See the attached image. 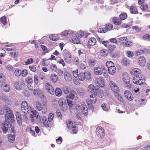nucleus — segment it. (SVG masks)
I'll use <instances>...</instances> for the list:
<instances>
[{
    "label": "nucleus",
    "instance_id": "obj_45",
    "mask_svg": "<svg viewBox=\"0 0 150 150\" xmlns=\"http://www.w3.org/2000/svg\"><path fill=\"white\" fill-rule=\"evenodd\" d=\"M132 28L133 29L135 30L136 32H140L142 30L141 27L138 25L133 26L132 27Z\"/></svg>",
    "mask_w": 150,
    "mask_h": 150
},
{
    "label": "nucleus",
    "instance_id": "obj_27",
    "mask_svg": "<svg viewBox=\"0 0 150 150\" xmlns=\"http://www.w3.org/2000/svg\"><path fill=\"white\" fill-rule=\"evenodd\" d=\"M130 61L126 58H124L121 60L122 64L124 66H127L130 64Z\"/></svg>",
    "mask_w": 150,
    "mask_h": 150
},
{
    "label": "nucleus",
    "instance_id": "obj_39",
    "mask_svg": "<svg viewBox=\"0 0 150 150\" xmlns=\"http://www.w3.org/2000/svg\"><path fill=\"white\" fill-rule=\"evenodd\" d=\"M78 77L79 80L81 81H83L85 79L84 73L82 72L79 73Z\"/></svg>",
    "mask_w": 150,
    "mask_h": 150
},
{
    "label": "nucleus",
    "instance_id": "obj_30",
    "mask_svg": "<svg viewBox=\"0 0 150 150\" xmlns=\"http://www.w3.org/2000/svg\"><path fill=\"white\" fill-rule=\"evenodd\" d=\"M55 95L58 97L62 95V91L61 89L59 88H57L54 91Z\"/></svg>",
    "mask_w": 150,
    "mask_h": 150
},
{
    "label": "nucleus",
    "instance_id": "obj_10",
    "mask_svg": "<svg viewBox=\"0 0 150 150\" xmlns=\"http://www.w3.org/2000/svg\"><path fill=\"white\" fill-rule=\"evenodd\" d=\"M109 85L111 90L114 93H117L119 91V88L115 83L112 81H110Z\"/></svg>",
    "mask_w": 150,
    "mask_h": 150
},
{
    "label": "nucleus",
    "instance_id": "obj_24",
    "mask_svg": "<svg viewBox=\"0 0 150 150\" xmlns=\"http://www.w3.org/2000/svg\"><path fill=\"white\" fill-rule=\"evenodd\" d=\"M15 135L12 134H8V141L11 143H13L15 141Z\"/></svg>",
    "mask_w": 150,
    "mask_h": 150
},
{
    "label": "nucleus",
    "instance_id": "obj_35",
    "mask_svg": "<svg viewBox=\"0 0 150 150\" xmlns=\"http://www.w3.org/2000/svg\"><path fill=\"white\" fill-rule=\"evenodd\" d=\"M66 124L67 127L69 129H70L74 125L73 122L70 120H68L66 121Z\"/></svg>",
    "mask_w": 150,
    "mask_h": 150
},
{
    "label": "nucleus",
    "instance_id": "obj_28",
    "mask_svg": "<svg viewBox=\"0 0 150 150\" xmlns=\"http://www.w3.org/2000/svg\"><path fill=\"white\" fill-rule=\"evenodd\" d=\"M49 38L52 41H55L59 39V36L57 34H52L50 36Z\"/></svg>",
    "mask_w": 150,
    "mask_h": 150
},
{
    "label": "nucleus",
    "instance_id": "obj_2",
    "mask_svg": "<svg viewBox=\"0 0 150 150\" xmlns=\"http://www.w3.org/2000/svg\"><path fill=\"white\" fill-rule=\"evenodd\" d=\"M4 110H6V113L5 116V121L6 123L10 125V123L14 121V115L13 111L8 107V106L5 105L4 106Z\"/></svg>",
    "mask_w": 150,
    "mask_h": 150
},
{
    "label": "nucleus",
    "instance_id": "obj_56",
    "mask_svg": "<svg viewBox=\"0 0 150 150\" xmlns=\"http://www.w3.org/2000/svg\"><path fill=\"white\" fill-rule=\"evenodd\" d=\"M36 107L37 110L40 111L41 110L42 107L40 103L38 102H37L36 103Z\"/></svg>",
    "mask_w": 150,
    "mask_h": 150
},
{
    "label": "nucleus",
    "instance_id": "obj_19",
    "mask_svg": "<svg viewBox=\"0 0 150 150\" xmlns=\"http://www.w3.org/2000/svg\"><path fill=\"white\" fill-rule=\"evenodd\" d=\"M129 8L130 13L132 14H137L138 13L137 9L136 6L132 5L129 7Z\"/></svg>",
    "mask_w": 150,
    "mask_h": 150
},
{
    "label": "nucleus",
    "instance_id": "obj_4",
    "mask_svg": "<svg viewBox=\"0 0 150 150\" xmlns=\"http://www.w3.org/2000/svg\"><path fill=\"white\" fill-rule=\"evenodd\" d=\"M58 104L60 109L62 110L65 111L67 110V105L64 99L62 98H60L58 100Z\"/></svg>",
    "mask_w": 150,
    "mask_h": 150
},
{
    "label": "nucleus",
    "instance_id": "obj_1",
    "mask_svg": "<svg viewBox=\"0 0 150 150\" xmlns=\"http://www.w3.org/2000/svg\"><path fill=\"white\" fill-rule=\"evenodd\" d=\"M131 75L134 76L132 79L133 82L136 84L140 85L142 83L141 81V71L138 68L133 69L131 71Z\"/></svg>",
    "mask_w": 150,
    "mask_h": 150
},
{
    "label": "nucleus",
    "instance_id": "obj_9",
    "mask_svg": "<svg viewBox=\"0 0 150 150\" xmlns=\"http://www.w3.org/2000/svg\"><path fill=\"white\" fill-rule=\"evenodd\" d=\"M90 99L91 103H87L88 107L90 109H91L93 107L92 103H95L96 101V98L93 93L90 96Z\"/></svg>",
    "mask_w": 150,
    "mask_h": 150
},
{
    "label": "nucleus",
    "instance_id": "obj_23",
    "mask_svg": "<svg viewBox=\"0 0 150 150\" xmlns=\"http://www.w3.org/2000/svg\"><path fill=\"white\" fill-rule=\"evenodd\" d=\"M64 77L66 81H70L72 79L71 75L68 72H66V73H64Z\"/></svg>",
    "mask_w": 150,
    "mask_h": 150
},
{
    "label": "nucleus",
    "instance_id": "obj_40",
    "mask_svg": "<svg viewBox=\"0 0 150 150\" xmlns=\"http://www.w3.org/2000/svg\"><path fill=\"white\" fill-rule=\"evenodd\" d=\"M67 101L69 108L70 110L72 109L73 107L74 106V105H73L72 104V101L71 100L68 99H67Z\"/></svg>",
    "mask_w": 150,
    "mask_h": 150
},
{
    "label": "nucleus",
    "instance_id": "obj_25",
    "mask_svg": "<svg viewBox=\"0 0 150 150\" xmlns=\"http://www.w3.org/2000/svg\"><path fill=\"white\" fill-rule=\"evenodd\" d=\"M109 74L111 75H113L116 72V68L115 66L110 67L108 69Z\"/></svg>",
    "mask_w": 150,
    "mask_h": 150
},
{
    "label": "nucleus",
    "instance_id": "obj_26",
    "mask_svg": "<svg viewBox=\"0 0 150 150\" xmlns=\"http://www.w3.org/2000/svg\"><path fill=\"white\" fill-rule=\"evenodd\" d=\"M94 90L96 91V88L94 86L93 84H91L88 86V91L89 93H94Z\"/></svg>",
    "mask_w": 150,
    "mask_h": 150
},
{
    "label": "nucleus",
    "instance_id": "obj_47",
    "mask_svg": "<svg viewBox=\"0 0 150 150\" xmlns=\"http://www.w3.org/2000/svg\"><path fill=\"white\" fill-rule=\"evenodd\" d=\"M142 38L144 40L150 41V35L146 34L142 36Z\"/></svg>",
    "mask_w": 150,
    "mask_h": 150
},
{
    "label": "nucleus",
    "instance_id": "obj_41",
    "mask_svg": "<svg viewBox=\"0 0 150 150\" xmlns=\"http://www.w3.org/2000/svg\"><path fill=\"white\" fill-rule=\"evenodd\" d=\"M127 14L125 13H121L119 15V17L122 20H125L127 18Z\"/></svg>",
    "mask_w": 150,
    "mask_h": 150
},
{
    "label": "nucleus",
    "instance_id": "obj_12",
    "mask_svg": "<svg viewBox=\"0 0 150 150\" xmlns=\"http://www.w3.org/2000/svg\"><path fill=\"white\" fill-rule=\"evenodd\" d=\"M21 110L24 113H27L29 110L28 106L27 103L25 101H23L21 104Z\"/></svg>",
    "mask_w": 150,
    "mask_h": 150
},
{
    "label": "nucleus",
    "instance_id": "obj_64",
    "mask_svg": "<svg viewBox=\"0 0 150 150\" xmlns=\"http://www.w3.org/2000/svg\"><path fill=\"white\" fill-rule=\"evenodd\" d=\"M10 54L12 57L16 58L18 57V52H10Z\"/></svg>",
    "mask_w": 150,
    "mask_h": 150
},
{
    "label": "nucleus",
    "instance_id": "obj_21",
    "mask_svg": "<svg viewBox=\"0 0 150 150\" xmlns=\"http://www.w3.org/2000/svg\"><path fill=\"white\" fill-rule=\"evenodd\" d=\"M93 93L95 94V96H98L100 98L103 97V93L101 89H96Z\"/></svg>",
    "mask_w": 150,
    "mask_h": 150
},
{
    "label": "nucleus",
    "instance_id": "obj_13",
    "mask_svg": "<svg viewBox=\"0 0 150 150\" xmlns=\"http://www.w3.org/2000/svg\"><path fill=\"white\" fill-rule=\"evenodd\" d=\"M77 94L73 90L71 89L70 90L69 94L67 96V98H69L71 100L76 99L77 98Z\"/></svg>",
    "mask_w": 150,
    "mask_h": 150
},
{
    "label": "nucleus",
    "instance_id": "obj_53",
    "mask_svg": "<svg viewBox=\"0 0 150 150\" xmlns=\"http://www.w3.org/2000/svg\"><path fill=\"white\" fill-rule=\"evenodd\" d=\"M126 55L128 57L131 58L133 56L134 53L133 52L129 50L126 52Z\"/></svg>",
    "mask_w": 150,
    "mask_h": 150
},
{
    "label": "nucleus",
    "instance_id": "obj_32",
    "mask_svg": "<svg viewBox=\"0 0 150 150\" xmlns=\"http://www.w3.org/2000/svg\"><path fill=\"white\" fill-rule=\"evenodd\" d=\"M116 48V46L115 45H113L112 44H111L110 43L109 45H108L107 47V49L110 52H113Z\"/></svg>",
    "mask_w": 150,
    "mask_h": 150
},
{
    "label": "nucleus",
    "instance_id": "obj_36",
    "mask_svg": "<svg viewBox=\"0 0 150 150\" xmlns=\"http://www.w3.org/2000/svg\"><path fill=\"white\" fill-rule=\"evenodd\" d=\"M62 89L63 93L67 95L69 93V87L68 86H63Z\"/></svg>",
    "mask_w": 150,
    "mask_h": 150
},
{
    "label": "nucleus",
    "instance_id": "obj_5",
    "mask_svg": "<svg viewBox=\"0 0 150 150\" xmlns=\"http://www.w3.org/2000/svg\"><path fill=\"white\" fill-rule=\"evenodd\" d=\"M25 85L24 81L23 79H19L16 81L14 83L15 88L18 90H21L23 86Z\"/></svg>",
    "mask_w": 150,
    "mask_h": 150
},
{
    "label": "nucleus",
    "instance_id": "obj_11",
    "mask_svg": "<svg viewBox=\"0 0 150 150\" xmlns=\"http://www.w3.org/2000/svg\"><path fill=\"white\" fill-rule=\"evenodd\" d=\"M124 95L126 98L129 101H132L134 99V97L131 92L126 90L124 92Z\"/></svg>",
    "mask_w": 150,
    "mask_h": 150
},
{
    "label": "nucleus",
    "instance_id": "obj_63",
    "mask_svg": "<svg viewBox=\"0 0 150 150\" xmlns=\"http://www.w3.org/2000/svg\"><path fill=\"white\" fill-rule=\"evenodd\" d=\"M143 54L147 55L150 53V50L148 49L145 48L142 49Z\"/></svg>",
    "mask_w": 150,
    "mask_h": 150
},
{
    "label": "nucleus",
    "instance_id": "obj_33",
    "mask_svg": "<svg viewBox=\"0 0 150 150\" xmlns=\"http://www.w3.org/2000/svg\"><path fill=\"white\" fill-rule=\"evenodd\" d=\"M118 39L119 40V42L121 44H125V42H126L128 40V38L126 37H124L118 38Z\"/></svg>",
    "mask_w": 150,
    "mask_h": 150
},
{
    "label": "nucleus",
    "instance_id": "obj_31",
    "mask_svg": "<svg viewBox=\"0 0 150 150\" xmlns=\"http://www.w3.org/2000/svg\"><path fill=\"white\" fill-rule=\"evenodd\" d=\"M77 36H74L72 38V42L74 44H77L80 42V40Z\"/></svg>",
    "mask_w": 150,
    "mask_h": 150
},
{
    "label": "nucleus",
    "instance_id": "obj_44",
    "mask_svg": "<svg viewBox=\"0 0 150 150\" xmlns=\"http://www.w3.org/2000/svg\"><path fill=\"white\" fill-rule=\"evenodd\" d=\"M84 74L85 75V79H89L91 78V75L90 72L89 71H87L84 73Z\"/></svg>",
    "mask_w": 150,
    "mask_h": 150
},
{
    "label": "nucleus",
    "instance_id": "obj_62",
    "mask_svg": "<svg viewBox=\"0 0 150 150\" xmlns=\"http://www.w3.org/2000/svg\"><path fill=\"white\" fill-rule=\"evenodd\" d=\"M73 132L74 133H77L78 131V127H77L76 125H74L71 128Z\"/></svg>",
    "mask_w": 150,
    "mask_h": 150
},
{
    "label": "nucleus",
    "instance_id": "obj_18",
    "mask_svg": "<svg viewBox=\"0 0 150 150\" xmlns=\"http://www.w3.org/2000/svg\"><path fill=\"white\" fill-rule=\"evenodd\" d=\"M96 43V40L94 38H90L88 41V46H93L95 45Z\"/></svg>",
    "mask_w": 150,
    "mask_h": 150
},
{
    "label": "nucleus",
    "instance_id": "obj_58",
    "mask_svg": "<svg viewBox=\"0 0 150 150\" xmlns=\"http://www.w3.org/2000/svg\"><path fill=\"white\" fill-rule=\"evenodd\" d=\"M33 62V59L32 58H29L27 59L26 61L25 62V64L27 65L31 64Z\"/></svg>",
    "mask_w": 150,
    "mask_h": 150
},
{
    "label": "nucleus",
    "instance_id": "obj_22",
    "mask_svg": "<svg viewBox=\"0 0 150 150\" xmlns=\"http://www.w3.org/2000/svg\"><path fill=\"white\" fill-rule=\"evenodd\" d=\"M112 21L113 23L116 25H119L121 24V21L118 18L114 17L112 19Z\"/></svg>",
    "mask_w": 150,
    "mask_h": 150
},
{
    "label": "nucleus",
    "instance_id": "obj_52",
    "mask_svg": "<svg viewBox=\"0 0 150 150\" xmlns=\"http://www.w3.org/2000/svg\"><path fill=\"white\" fill-rule=\"evenodd\" d=\"M98 32L101 33H105L107 32L108 31L105 27L99 28L98 29Z\"/></svg>",
    "mask_w": 150,
    "mask_h": 150
},
{
    "label": "nucleus",
    "instance_id": "obj_48",
    "mask_svg": "<svg viewBox=\"0 0 150 150\" xmlns=\"http://www.w3.org/2000/svg\"><path fill=\"white\" fill-rule=\"evenodd\" d=\"M1 23L4 25L6 24V18L5 16H3L0 18Z\"/></svg>",
    "mask_w": 150,
    "mask_h": 150
},
{
    "label": "nucleus",
    "instance_id": "obj_34",
    "mask_svg": "<svg viewBox=\"0 0 150 150\" xmlns=\"http://www.w3.org/2000/svg\"><path fill=\"white\" fill-rule=\"evenodd\" d=\"M50 79L53 82L55 83L57 81L58 77L57 75L52 74L50 76Z\"/></svg>",
    "mask_w": 150,
    "mask_h": 150
},
{
    "label": "nucleus",
    "instance_id": "obj_46",
    "mask_svg": "<svg viewBox=\"0 0 150 150\" xmlns=\"http://www.w3.org/2000/svg\"><path fill=\"white\" fill-rule=\"evenodd\" d=\"M21 71L19 69H16L14 72V74L15 76H19L21 75Z\"/></svg>",
    "mask_w": 150,
    "mask_h": 150
},
{
    "label": "nucleus",
    "instance_id": "obj_15",
    "mask_svg": "<svg viewBox=\"0 0 150 150\" xmlns=\"http://www.w3.org/2000/svg\"><path fill=\"white\" fill-rule=\"evenodd\" d=\"M122 80L126 84H129L130 82L129 77L127 73H124L122 75Z\"/></svg>",
    "mask_w": 150,
    "mask_h": 150
},
{
    "label": "nucleus",
    "instance_id": "obj_42",
    "mask_svg": "<svg viewBox=\"0 0 150 150\" xmlns=\"http://www.w3.org/2000/svg\"><path fill=\"white\" fill-rule=\"evenodd\" d=\"M47 105L45 104H43L42 105V108L41 109L42 112L43 114H45L47 111Z\"/></svg>",
    "mask_w": 150,
    "mask_h": 150
},
{
    "label": "nucleus",
    "instance_id": "obj_50",
    "mask_svg": "<svg viewBox=\"0 0 150 150\" xmlns=\"http://www.w3.org/2000/svg\"><path fill=\"white\" fill-rule=\"evenodd\" d=\"M84 34V32L83 31H79L78 32L76 35L78 38H81L83 36Z\"/></svg>",
    "mask_w": 150,
    "mask_h": 150
},
{
    "label": "nucleus",
    "instance_id": "obj_51",
    "mask_svg": "<svg viewBox=\"0 0 150 150\" xmlns=\"http://www.w3.org/2000/svg\"><path fill=\"white\" fill-rule=\"evenodd\" d=\"M54 117V114L52 113H50L48 117V121L49 122H51Z\"/></svg>",
    "mask_w": 150,
    "mask_h": 150
},
{
    "label": "nucleus",
    "instance_id": "obj_43",
    "mask_svg": "<svg viewBox=\"0 0 150 150\" xmlns=\"http://www.w3.org/2000/svg\"><path fill=\"white\" fill-rule=\"evenodd\" d=\"M25 81L27 83V84H32L33 83V80L32 78L30 77H28L25 79Z\"/></svg>",
    "mask_w": 150,
    "mask_h": 150
},
{
    "label": "nucleus",
    "instance_id": "obj_59",
    "mask_svg": "<svg viewBox=\"0 0 150 150\" xmlns=\"http://www.w3.org/2000/svg\"><path fill=\"white\" fill-rule=\"evenodd\" d=\"M133 45V43L132 42L130 41H127L125 42L124 45L127 47H130L132 46Z\"/></svg>",
    "mask_w": 150,
    "mask_h": 150
},
{
    "label": "nucleus",
    "instance_id": "obj_14",
    "mask_svg": "<svg viewBox=\"0 0 150 150\" xmlns=\"http://www.w3.org/2000/svg\"><path fill=\"white\" fill-rule=\"evenodd\" d=\"M103 70H104L103 68H101L98 66L94 68V73L95 75L100 76L102 75Z\"/></svg>",
    "mask_w": 150,
    "mask_h": 150
},
{
    "label": "nucleus",
    "instance_id": "obj_8",
    "mask_svg": "<svg viewBox=\"0 0 150 150\" xmlns=\"http://www.w3.org/2000/svg\"><path fill=\"white\" fill-rule=\"evenodd\" d=\"M44 86L47 91L50 94L54 95V90L52 86L49 82L45 83Z\"/></svg>",
    "mask_w": 150,
    "mask_h": 150
},
{
    "label": "nucleus",
    "instance_id": "obj_38",
    "mask_svg": "<svg viewBox=\"0 0 150 150\" xmlns=\"http://www.w3.org/2000/svg\"><path fill=\"white\" fill-rule=\"evenodd\" d=\"M106 65L108 69L110 67L115 66L114 63L111 61H108L106 63Z\"/></svg>",
    "mask_w": 150,
    "mask_h": 150
},
{
    "label": "nucleus",
    "instance_id": "obj_20",
    "mask_svg": "<svg viewBox=\"0 0 150 150\" xmlns=\"http://www.w3.org/2000/svg\"><path fill=\"white\" fill-rule=\"evenodd\" d=\"M6 77L2 73L0 72V85L6 83Z\"/></svg>",
    "mask_w": 150,
    "mask_h": 150
},
{
    "label": "nucleus",
    "instance_id": "obj_29",
    "mask_svg": "<svg viewBox=\"0 0 150 150\" xmlns=\"http://www.w3.org/2000/svg\"><path fill=\"white\" fill-rule=\"evenodd\" d=\"M49 58L47 59H42V65L43 66H47L50 64V62L49 61Z\"/></svg>",
    "mask_w": 150,
    "mask_h": 150
},
{
    "label": "nucleus",
    "instance_id": "obj_7",
    "mask_svg": "<svg viewBox=\"0 0 150 150\" xmlns=\"http://www.w3.org/2000/svg\"><path fill=\"white\" fill-rule=\"evenodd\" d=\"M95 83L101 87H103L105 86L104 80L103 77H98L96 78L95 80Z\"/></svg>",
    "mask_w": 150,
    "mask_h": 150
},
{
    "label": "nucleus",
    "instance_id": "obj_16",
    "mask_svg": "<svg viewBox=\"0 0 150 150\" xmlns=\"http://www.w3.org/2000/svg\"><path fill=\"white\" fill-rule=\"evenodd\" d=\"M138 63L141 66H144L146 63V60L145 57L142 56H140L138 59Z\"/></svg>",
    "mask_w": 150,
    "mask_h": 150
},
{
    "label": "nucleus",
    "instance_id": "obj_6",
    "mask_svg": "<svg viewBox=\"0 0 150 150\" xmlns=\"http://www.w3.org/2000/svg\"><path fill=\"white\" fill-rule=\"evenodd\" d=\"M63 55L65 62L67 63L70 64L71 59V56L70 53L69 51L65 50L63 52Z\"/></svg>",
    "mask_w": 150,
    "mask_h": 150
},
{
    "label": "nucleus",
    "instance_id": "obj_54",
    "mask_svg": "<svg viewBox=\"0 0 150 150\" xmlns=\"http://www.w3.org/2000/svg\"><path fill=\"white\" fill-rule=\"evenodd\" d=\"M100 53L102 56L105 57L108 54V52L106 50H103L101 51Z\"/></svg>",
    "mask_w": 150,
    "mask_h": 150
},
{
    "label": "nucleus",
    "instance_id": "obj_60",
    "mask_svg": "<svg viewBox=\"0 0 150 150\" xmlns=\"http://www.w3.org/2000/svg\"><path fill=\"white\" fill-rule=\"evenodd\" d=\"M148 5L147 4H142L140 6L141 9L142 10H145L148 8Z\"/></svg>",
    "mask_w": 150,
    "mask_h": 150
},
{
    "label": "nucleus",
    "instance_id": "obj_55",
    "mask_svg": "<svg viewBox=\"0 0 150 150\" xmlns=\"http://www.w3.org/2000/svg\"><path fill=\"white\" fill-rule=\"evenodd\" d=\"M56 113L57 118L60 120L62 119V115L60 111L59 110H57L56 111Z\"/></svg>",
    "mask_w": 150,
    "mask_h": 150
},
{
    "label": "nucleus",
    "instance_id": "obj_57",
    "mask_svg": "<svg viewBox=\"0 0 150 150\" xmlns=\"http://www.w3.org/2000/svg\"><path fill=\"white\" fill-rule=\"evenodd\" d=\"M28 72L26 69H24L21 71V75L22 76L25 77L28 74Z\"/></svg>",
    "mask_w": 150,
    "mask_h": 150
},
{
    "label": "nucleus",
    "instance_id": "obj_49",
    "mask_svg": "<svg viewBox=\"0 0 150 150\" xmlns=\"http://www.w3.org/2000/svg\"><path fill=\"white\" fill-rule=\"evenodd\" d=\"M50 68L51 70L53 72L56 71L57 69L56 65L53 64H52L51 65Z\"/></svg>",
    "mask_w": 150,
    "mask_h": 150
},
{
    "label": "nucleus",
    "instance_id": "obj_3",
    "mask_svg": "<svg viewBox=\"0 0 150 150\" xmlns=\"http://www.w3.org/2000/svg\"><path fill=\"white\" fill-rule=\"evenodd\" d=\"M96 135L100 138L103 139L105 136V130L102 127H97L96 129Z\"/></svg>",
    "mask_w": 150,
    "mask_h": 150
},
{
    "label": "nucleus",
    "instance_id": "obj_37",
    "mask_svg": "<svg viewBox=\"0 0 150 150\" xmlns=\"http://www.w3.org/2000/svg\"><path fill=\"white\" fill-rule=\"evenodd\" d=\"M105 27L108 31H110L113 28V25L111 24L108 23L105 25Z\"/></svg>",
    "mask_w": 150,
    "mask_h": 150
},
{
    "label": "nucleus",
    "instance_id": "obj_17",
    "mask_svg": "<svg viewBox=\"0 0 150 150\" xmlns=\"http://www.w3.org/2000/svg\"><path fill=\"white\" fill-rule=\"evenodd\" d=\"M1 89L6 92H8L10 91V87L8 85L5 83L1 85Z\"/></svg>",
    "mask_w": 150,
    "mask_h": 150
},
{
    "label": "nucleus",
    "instance_id": "obj_61",
    "mask_svg": "<svg viewBox=\"0 0 150 150\" xmlns=\"http://www.w3.org/2000/svg\"><path fill=\"white\" fill-rule=\"evenodd\" d=\"M95 61L93 59H90L89 60L88 63L90 66H94L95 65Z\"/></svg>",
    "mask_w": 150,
    "mask_h": 150
}]
</instances>
